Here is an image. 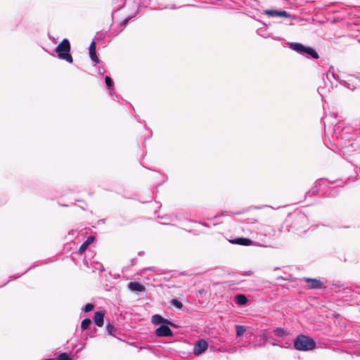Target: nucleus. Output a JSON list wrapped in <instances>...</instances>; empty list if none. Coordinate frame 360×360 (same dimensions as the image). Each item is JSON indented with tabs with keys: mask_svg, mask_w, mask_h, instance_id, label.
<instances>
[{
	"mask_svg": "<svg viewBox=\"0 0 360 360\" xmlns=\"http://www.w3.org/2000/svg\"><path fill=\"white\" fill-rule=\"evenodd\" d=\"M316 347L315 341L303 334L298 335L294 340V348L299 351H310Z\"/></svg>",
	"mask_w": 360,
	"mask_h": 360,
	"instance_id": "f257e3e1",
	"label": "nucleus"
},
{
	"mask_svg": "<svg viewBox=\"0 0 360 360\" xmlns=\"http://www.w3.org/2000/svg\"><path fill=\"white\" fill-rule=\"evenodd\" d=\"M56 51L58 57L60 59L65 60L68 63H72L73 61L72 57L70 53V44L68 39H64L56 47Z\"/></svg>",
	"mask_w": 360,
	"mask_h": 360,
	"instance_id": "f03ea898",
	"label": "nucleus"
},
{
	"mask_svg": "<svg viewBox=\"0 0 360 360\" xmlns=\"http://www.w3.org/2000/svg\"><path fill=\"white\" fill-rule=\"evenodd\" d=\"M288 46L292 50L296 51L298 53L309 55L314 59H318L319 57V54L314 49L309 46H305L301 43L289 42Z\"/></svg>",
	"mask_w": 360,
	"mask_h": 360,
	"instance_id": "7ed1b4c3",
	"label": "nucleus"
},
{
	"mask_svg": "<svg viewBox=\"0 0 360 360\" xmlns=\"http://www.w3.org/2000/svg\"><path fill=\"white\" fill-rule=\"evenodd\" d=\"M308 225L309 220L304 214L299 213L294 216L292 227L295 228L300 233H306Z\"/></svg>",
	"mask_w": 360,
	"mask_h": 360,
	"instance_id": "20e7f679",
	"label": "nucleus"
},
{
	"mask_svg": "<svg viewBox=\"0 0 360 360\" xmlns=\"http://www.w3.org/2000/svg\"><path fill=\"white\" fill-rule=\"evenodd\" d=\"M208 347L207 342L204 339L198 340L194 345L193 354L198 356L205 351Z\"/></svg>",
	"mask_w": 360,
	"mask_h": 360,
	"instance_id": "39448f33",
	"label": "nucleus"
},
{
	"mask_svg": "<svg viewBox=\"0 0 360 360\" xmlns=\"http://www.w3.org/2000/svg\"><path fill=\"white\" fill-rule=\"evenodd\" d=\"M264 15L269 17H285L295 19V16H292L289 13L285 11H278V10H265L263 13Z\"/></svg>",
	"mask_w": 360,
	"mask_h": 360,
	"instance_id": "423d86ee",
	"label": "nucleus"
},
{
	"mask_svg": "<svg viewBox=\"0 0 360 360\" xmlns=\"http://www.w3.org/2000/svg\"><path fill=\"white\" fill-rule=\"evenodd\" d=\"M166 323L162 324L155 330V334L158 337H169L173 335V333L170 328L165 325Z\"/></svg>",
	"mask_w": 360,
	"mask_h": 360,
	"instance_id": "0eeeda50",
	"label": "nucleus"
},
{
	"mask_svg": "<svg viewBox=\"0 0 360 360\" xmlns=\"http://www.w3.org/2000/svg\"><path fill=\"white\" fill-rule=\"evenodd\" d=\"M304 280L309 283L308 285V288L309 289H320L322 288L323 283L316 278H305Z\"/></svg>",
	"mask_w": 360,
	"mask_h": 360,
	"instance_id": "6e6552de",
	"label": "nucleus"
},
{
	"mask_svg": "<svg viewBox=\"0 0 360 360\" xmlns=\"http://www.w3.org/2000/svg\"><path fill=\"white\" fill-rule=\"evenodd\" d=\"M151 321L155 325H158L160 323H162V324L167 323V324L172 325L171 321H169V320H167L166 319H164L162 316H160L159 314L153 315L151 318Z\"/></svg>",
	"mask_w": 360,
	"mask_h": 360,
	"instance_id": "1a4fd4ad",
	"label": "nucleus"
},
{
	"mask_svg": "<svg viewBox=\"0 0 360 360\" xmlns=\"http://www.w3.org/2000/svg\"><path fill=\"white\" fill-rule=\"evenodd\" d=\"M105 312L103 311H98L95 313L94 316V321L98 327L103 326V318Z\"/></svg>",
	"mask_w": 360,
	"mask_h": 360,
	"instance_id": "9d476101",
	"label": "nucleus"
},
{
	"mask_svg": "<svg viewBox=\"0 0 360 360\" xmlns=\"http://www.w3.org/2000/svg\"><path fill=\"white\" fill-rule=\"evenodd\" d=\"M128 288L132 292H142L145 290V287L136 281L129 283Z\"/></svg>",
	"mask_w": 360,
	"mask_h": 360,
	"instance_id": "9b49d317",
	"label": "nucleus"
},
{
	"mask_svg": "<svg viewBox=\"0 0 360 360\" xmlns=\"http://www.w3.org/2000/svg\"><path fill=\"white\" fill-rule=\"evenodd\" d=\"M89 56L91 59L96 63H99V59L97 57L96 51V42L93 41L89 46Z\"/></svg>",
	"mask_w": 360,
	"mask_h": 360,
	"instance_id": "f8f14e48",
	"label": "nucleus"
},
{
	"mask_svg": "<svg viewBox=\"0 0 360 360\" xmlns=\"http://www.w3.org/2000/svg\"><path fill=\"white\" fill-rule=\"evenodd\" d=\"M233 244H238L240 245L248 246L252 244L253 241L249 238H238L231 240Z\"/></svg>",
	"mask_w": 360,
	"mask_h": 360,
	"instance_id": "ddd939ff",
	"label": "nucleus"
},
{
	"mask_svg": "<svg viewBox=\"0 0 360 360\" xmlns=\"http://www.w3.org/2000/svg\"><path fill=\"white\" fill-rule=\"evenodd\" d=\"M94 238L93 236H89L86 241H84L79 248V253L82 254L87 248V247L93 243Z\"/></svg>",
	"mask_w": 360,
	"mask_h": 360,
	"instance_id": "4468645a",
	"label": "nucleus"
},
{
	"mask_svg": "<svg viewBox=\"0 0 360 360\" xmlns=\"http://www.w3.org/2000/svg\"><path fill=\"white\" fill-rule=\"evenodd\" d=\"M274 333L279 338L286 337L289 335V332L287 330L280 327L275 328Z\"/></svg>",
	"mask_w": 360,
	"mask_h": 360,
	"instance_id": "2eb2a0df",
	"label": "nucleus"
},
{
	"mask_svg": "<svg viewBox=\"0 0 360 360\" xmlns=\"http://www.w3.org/2000/svg\"><path fill=\"white\" fill-rule=\"evenodd\" d=\"M235 301L237 304L243 305V304H245L248 302V300L245 295L240 294V295H237L235 297Z\"/></svg>",
	"mask_w": 360,
	"mask_h": 360,
	"instance_id": "dca6fc26",
	"label": "nucleus"
},
{
	"mask_svg": "<svg viewBox=\"0 0 360 360\" xmlns=\"http://www.w3.org/2000/svg\"><path fill=\"white\" fill-rule=\"evenodd\" d=\"M91 268H92L94 271H99L100 272H103L105 270L103 264L98 262H93L91 264Z\"/></svg>",
	"mask_w": 360,
	"mask_h": 360,
	"instance_id": "f3484780",
	"label": "nucleus"
},
{
	"mask_svg": "<svg viewBox=\"0 0 360 360\" xmlns=\"http://www.w3.org/2000/svg\"><path fill=\"white\" fill-rule=\"evenodd\" d=\"M105 84H106V86L108 87L109 91L110 94H112V91L113 90V81L112 80V79L108 77V76H105Z\"/></svg>",
	"mask_w": 360,
	"mask_h": 360,
	"instance_id": "a211bd4d",
	"label": "nucleus"
},
{
	"mask_svg": "<svg viewBox=\"0 0 360 360\" xmlns=\"http://www.w3.org/2000/svg\"><path fill=\"white\" fill-rule=\"evenodd\" d=\"M236 328V335L238 337H240L241 335H243L244 334V333L246 331V327L244 326H241V325H236L235 326Z\"/></svg>",
	"mask_w": 360,
	"mask_h": 360,
	"instance_id": "6ab92c4d",
	"label": "nucleus"
},
{
	"mask_svg": "<svg viewBox=\"0 0 360 360\" xmlns=\"http://www.w3.org/2000/svg\"><path fill=\"white\" fill-rule=\"evenodd\" d=\"M91 324V320L90 319H84L81 323V328L82 330H86Z\"/></svg>",
	"mask_w": 360,
	"mask_h": 360,
	"instance_id": "aec40b11",
	"label": "nucleus"
},
{
	"mask_svg": "<svg viewBox=\"0 0 360 360\" xmlns=\"http://www.w3.org/2000/svg\"><path fill=\"white\" fill-rule=\"evenodd\" d=\"M55 360H71L70 354L66 352L60 353Z\"/></svg>",
	"mask_w": 360,
	"mask_h": 360,
	"instance_id": "412c9836",
	"label": "nucleus"
},
{
	"mask_svg": "<svg viewBox=\"0 0 360 360\" xmlns=\"http://www.w3.org/2000/svg\"><path fill=\"white\" fill-rule=\"evenodd\" d=\"M327 79L332 83L331 79H336V75L333 70L330 69L326 74Z\"/></svg>",
	"mask_w": 360,
	"mask_h": 360,
	"instance_id": "4be33fe9",
	"label": "nucleus"
},
{
	"mask_svg": "<svg viewBox=\"0 0 360 360\" xmlns=\"http://www.w3.org/2000/svg\"><path fill=\"white\" fill-rule=\"evenodd\" d=\"M140 8H141V6H138V8H137V10H136L135 14L134 15H132V16L127 17L124 20H122V22H121V25L122 26H125L127 24V22H129V20L131 18H132L133 17H134L139 12Z\"/></svg>",
	"mask_w": 360,
	"mask_h": 360,
	"instance_id": "5701e85b",
	"label": "nucleus"
},
{
	"mask_svg": "<svg viewBox=\"0 0 360 360\" xmlns=\"http://www.w3.org/2000/svg\"><path fill=\"white\" fill-rule=\"evenodd\" d=\"M171 303L178 309H181L183 307V304L177 299H172Z\"/></svg>",
	"mask_w": 360,
	"mask_h": 360,
	"instance_id": "b1692460",
	"label": "nucleus"
},
{
	"mask_svg": "<svg viewBox=\"0 0 360 360\" xmlns=\"http://www.w3.org/2000/svg\"><path fill=\"white\" fill-rule=\"evenodd\" d=\"M271 345L273 346H281V347H285V348H289L290 347V345H291V343L290 342H286L285 343H278L276 342H271Z\"/></svg>",
	"mask_w": 360,
	"mask_h": 360,
	"instance_id": "393cba45",
	"label": "nucleus"
},
{
	"mask_svg": "<svg viewBox=\"0 0 360 360\" xmlns=\"http://www.w3.org/2000/svg\"><path fill=\"white\" fill-rule=\"evenodd\" d=\"M94 306L93 304H91V303H88L85 305L84 308V311L85 312H89V311H91V310H93Z\"/></svg>",
	"mask_w": 360,
	"mask_h": 360,
	"instance_id": "a878e982",
	"label": "nucleus"
},
{
	"mask_svg": "<svg viewBox=\"0 0 360 360\" xmlns=\"http://www.w3.org/2000/svg\"><path fill=\"white\" fill-rule=\"evenodd\" d=\"M106 330H107V332L108 333V334L112 335V332L115 330V327L112 324L108 323L106 326Z\"/></svg>",
	"mask_w": 360,
	"mask_h": 360,
	"instance_id": "bb28decb",
	"label": "nucleus"
},
{
	"mask_svg": "<svg viewBox=\"0 0 360 360\" xmlns=\"http://www.w3.org/2000/svg\"><path fill=\"white\" fill-rule=\"evenodd\" d=\"M262 336L264 340H267L270 338V333L267 330H264L262 333Z\"/></svg>",
	"mask_w": 360,
	"mask_h": 360,
	"instance_id": "cd10ccee",
	"label": "nucleus"
},
{
	"mask_svg": "<svg viewBox=\"0 0 360 360\" xmlns=\"http://www.w3.org/2000/svg\"><path fill=\"white\" fill-rule=\"evenodd\" d=\"M105 72L104 68L103 67H99L98 69V73L100 74V75H103L104 74Z\"/></svg>",
	"mask_w": 360,
	"mask_h": 360,
	"instance_id": "c85d7f7f",
	"label": "nucleus"
},
{
	"mask_svg": "<svg viewBox=\"0 0 360 360\" xmlns=\"http://www.w3.org/2000/svg\"><path fill=\"white\" fill-rule=\"evenodd\" d=\"M332 197H335L337 195V192L335 189H333L330 191V193L329 194Z\"/></svg>",
	"mask_w": 360,
	"mask_h": 360,
	"instance_id": "c756f323",
	"label": "nucleus"
},
{
	"mask_svg": "<svg viewBox=\"0 0 360 360\" xmlns=\"http://www.w3.org/2000/svg\"><path fill=\"white\" fill-rule=\"evenodd\" d=\"M105 34L103 33V32H98L96 34V37H99V38L105 37Z\"/></svg>",
	"mask_w": 360,
	"mask_h": 360,
	"instance_id": "7c9ffc66",
	"label": "nucleus"
},
{
	"mask_svg": "<svg viewBox=\"0 0 360 360\" xmlns=\"http://www.w3.org/2000/svg\"><path fill=\"white\" fill-rule=\"evenodd\" d=\"M44 360H55V359L49 358V359H46Z\"/></svg>",
	"mask_w": 360,
	"mask_h": 360,
	"instance_id": "2f4dec72",
	"label": "nucleus"
},
{
	"mask_svg": "<svg viewBox=\"0 0 360 360\" xmlns=\"http://www.w3.org/2000/svg\"><path fill=\"white\" fill-rule=\"evenodd\" d=\"M172 9H175L176 8V6L174 5H173L172 7H171Z\"/></svg>",
	"mask_w": 360,
	"mask_h": 360,
	"instance_id": "473e14b6",
	"label": "nucleus"
},
{
	"mask_svg": "<svg viewBox=\"0 0 360 360\" xmlns=\"http://www.w3.org/2000/svg\"><path fill=\"white\" fill-rule=\"evenodd\" d=\"M312 193H314L316 192V190L315 189H313L311 191Z\"/></svg>",
	"mask_w": 360,
	"mask_h": 360,
	"instance_id": "72a5a7b5",
	"label": "nucleus"
}]
</instances>
